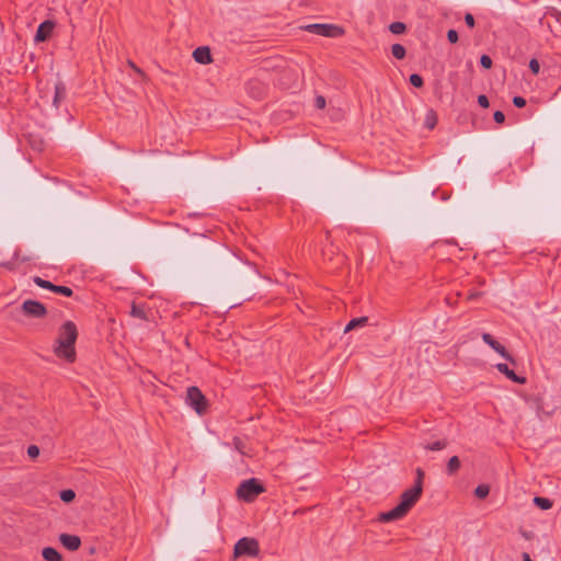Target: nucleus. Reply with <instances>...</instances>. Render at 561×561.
<instances>
[{
  "instance_id": "1",
  "label": "nucleus",
  "mask_w": 561,
  "mask_h": 561,
  "mask_svg": "<svg viewBox=\"0 0 561 561\" xmlns=\"http://www.w3.org/2000/svg\"><path fill=\"white\" fill-rule=\"evenodd\" d=\"M422 492V489L419 486H412L405 490L400 496L399 504L394 506L392 510L381 513L379 515V520L383 523H389L401 519L415 505V503L421 497Z\"/></svg>"
},
{
  "instance_id": "2",
  "label": "nucleus",
  "mask_w": 561,
  "mask_h": 561,
  "mask_svg": "<svg viewBox=\"0 0 561 561\" xmlns=\"http://www.w3.org/2000/svg\"><path fill=\"white\" fill-rule=\"evenodd\" d=\"M77 336L78 332L75 323L67 321L60 329L55 354L67 362H73L76 358L75 343Z\"/></svg>"
},
{
  "instance_id": "3",
  "label": "nucleus",
  "mask_w": 561,
  "mask_h": 561,
  "mask_svg": "<svg viewBox=\"0 0 561 561\" xmlns=\"http://www.w3.org/2000/svg\"><path fill=\"white\" fill-rule=\"evenodd\" d=\"M260 553V546L259 541L255 538L251 537H243L239 539L233 549V557L240 558V557H251L255 558Z\"/></svg>"
},
{
  "instance_id": "4",
  "label": "nucleus",
  "mask_w": 561,
  "mask_h": 561,
  "mask_svg": "<svg viewBox=\"0 0 561 561\" xmlns=\"http://www.w3.org/2000/svg\"><path fill=\"white\" fill-rule=\"evenodd\" d=\"M306 32L324 36V37H340L344 34V30L335 24L329 23H313L302 27Z\"/></svg>"
},
{
  "instance_id": "5",
  "label": "nucleus",
  "mask_w": 561,
  "mask_h": 561,
  "mask_svg": "<svg viewBox=\"0 0 561 561\" xmlns=\"http://www.w3.org/2000/svg\"><path fill=\"white\" fill-rule=\"evenodd\" d=\"M185 403L199 415H202L207 408V401L205 396L195 386H191L187 388Z\"/></svg>"
},
{
  "instance_id": "6",
  "label": "nucleus",
  "mask_w": 561,
  "mask_h": 561,
  "mask_svg": "<svg viewBox=\"0 0 561 561\" xmlns=\"http://www.w3.org/2000/svg\"><path fill=\"white\" fill-rule=\"evenodd\" d=\"M263 491L264 488L255 479L252 478L240 483L237 490V494L245 502H251Z\"/></svg>"
},
{
  "instance_id": "7",
  "label": "nucleus",
  "mask_w": 561,
  "mask_h": 561,
  "mask_svg": "<svg viewBox=\"0 0 561 561\" xmlns=\"http://www.w3.org/2000/svg\"><path fill=\"white\" fill-rule=\"evenodd\" d=\"M482 340L485 344H488L492 350H494L497 354H500L503 358L510 360L511 363H515L514 358L511 356V354L506 351V348L496 340L493 339V336L490 333H483Z\"/></svg>"
},
{
  "instance_id": "8",
  "label": "nucleus",
  "mask_w": 561,
  "mask_h": 561,
  "mask_svg": "<svg viewBox=\"0 0 561 561\" xmlns=\"http://www.w3.org/2000/svg\"><path fill=\"white\" fill-rule=\"evenodd\" d=\"M37 287L48 289L55 294L62 295L66 297H70L72 295V289L70 287L55 285V284L50 283L49 280H45L39 277H37Z\"/></svg>"
},
{
  "instance_id": "9",
  "label": "nucleus",
  "mask_w": 561,
  "mask_h": 561,
  "mask_svg": "<svg viewBox=\"0 0 561 561\" xmlns=\"http://www.w3.org/2000/svg\"><path fill=\"white\" fill-rule=\"evenodd\" d=\"M56 23L51 20H46L37 26V42H44L50 37Z\"/></svg>"
},
{
  "instance_id": "10",
  "label": "nucleus",
  "mask_w": 561,
  "mask_h": 561,
  "mask_svg": "<svg viewBox=\"0 0 561 561\" xmlns=\"http://www.w3.org/2000/svg\"><path fill=\"white\" fill-rule=\"evenodd\" d=\"M495 367L500 373L505 375V377L507 379L512 380L513 382H516L518 385H524L526 382L525 377H520V376L516 375L514 373V370H512L506 364L499 363L495 365Z\"/></svg>"
},
{
  "instance_id": "11",
  "label": "nucleus",
  "mask_w": 561,
  "mask_h": 561,
  "mask_svg": "<svg viewBox=\"0 0 561 561\" xmlns=\"http://www.w3.org/2000/svg\"><path fill=\"white\" fill-rule=\"evenodd\" d=\"M59 540L62 546L70 551L78 550L81 545L80 538L76 535L61 534Z\"/></svg>"
},
{
  "instance_id": "12",
  "label": "nucleus",
  "mask_w": 561,
  "mask_h": 561,
  "mask_svg": "<svg viewBox=\"0 0 561 561\" xmlns=\"http://www.w3.org/2000/svg\"><path fill=\"white\" fill-rule=\"evenodd\" d=\"M193 57L196 62L202 65L211 62L210 49L206 46L197 47L193 53Z\"/></svg>"
},
{
  "instance_id": "13",
  "label": "nucleus",
  "mask_w": 561,
  "mask_h": 561,
  "mask_svg": "<svg viewBox=\"0 0 561 561\" xmlns=\"http://www.w3.org/2000/svg\"><path fill=\"white\" fill-rule=\"evenodd\" d=\"M22 314L31 317V318L35 317V300L28 299V300L24 301V304L22 305V308L20 310H16L14 318L18 321H21L20 317Z\"/></svg>"
},
{
  "instance_id": "14",
  "label": "nucleus",
  "mask_w": 561,
  "mask_h": 561,
  "mask_svg": "<svg viewBox=\"0 0 561 561\" xmlns=\"http://www.w3.org/2000/svg\"><path fill=\"white\" fill-rule=\"evenodd\" d=\"M66 87L61 83H55L51 105L57 110L59 104L66 98Z\"/></svg>"
},
{
  "instance_id": "15",
  "label": "nucleus",
  "mask_w": 561,
  "mask_h": 561,
  "mask_svg": "<svg viewBox=\"0 0 561 561\" xmlns=\"http://www.w3.org/2000/svg\"><path fill=\"white\" fill-rule=\"evenodd\" d=\"M368 323L367 317H359L352 319L344 328V332L347 333L357 328H364Z\"/></svg>"
},
{
  "instance_id": "16",
  "label": "nucleus",
  "mask_w": 561,
  "mask_h": 561,
  "mask_svg": "<svg viewBox=\"0 0 561 561\" xmlns=\"http://www.w3.org/2000/svg\"><path fill=\"white\" fill-rule=\"evenodd\" d=\"M45 561H61V554L53 547H46L42 551Z\"/></svg>"
},
{
  "instance_id": "17",
  "label": "nucleus",
  "mask_w": 561,
  "mask_h": 561,
  "mask_svg": "<svg viewBox=\"0 0 561 561\" xmlns=\"http://www.w3.org/2000/svg\"><path fill=\"white\" fill-rule=\"evenodd\" d=\"M461 462L457 456L449 458L446 467L447 476H454L460 469Z\"/></svg>"
},
{
  "instance_id": "18",
  "label": "nucleus",
  "mask_w": 561,
  "mask_h": 561,
  "mask_svg": "<svg viewBox=\"0 0 561 561\" xmlns=\"http://www.w3.org/2000/svg\"><path fill=\"white\" fill-rule=\"evenodd\" d=\"M447 445H448V443L446 439H440V440H436L433 443H426L423 445V448L427 449V450L436 451V450H442V449L446 448Z\"/></svg>"
},
{
  "instance_id": "19",
  "label": "nucleus",
  "mask_w": 561,
  "mask_h": 561,
  "mask_svg": "<svg viewBox=\"0 0 561 561\" xmlns=\"http://www.w3.org/2000/svg\"><path fill=\"white\" fill-rule=\"evenodd\" d=\"M130 316L134 317V318L141 319V320H146L147 319V314H146V311H145L144 307L139 306V305H136V304L131 305Z\"/></svg>"
},
{
  "instance_id": "20",
  "label": "nucleus",
  "mask_w": 561,
  "mask_h": 561,
  "mask_svg": "<svg viewBox=\"0 0 561 561\" xmlns=\"http://www.w3.org/2000/svg\"><path fill=\"white\" fill-rule=\"evenodd\" d=\"M534 503L541 510H549L552 506V502L547 497L535 496Z\"/></svg>"
},
{
  "instance_id": "21",
  "label": "nucleus",
  "mask_w": 561,
  "mask_h": 561,
  "mask_svg": "<svg viewBox=\"0 0 561 561\" xmlns=\"http://www.w3.org/2000/svg\"><path fill=\"white\" fill-rule=\"evenodd\" d=\"M392 56L397 59H403L405 56V48L401 44H393L391 46Z\"/></svg>"
},
{
  "instance_id": "22",
  "label": "nucleus",
  "mask_w": 561,
  "mask_h": 561,
  "mask_svg": "<svg viewBox=\"0 0 561 561\" xmlns=\"http://www.w3.org/2000/svg\"><path fill=\"white\" fill-rule=\"evenodd\" d=\"M59 496H60V500L65 503H70L75 500L76 497V493L73 490L71 489H67V490H62L60 493H59Z\"/></svg>"
},
{
  "instance_id": "23",
  "label": "nucleus",
  "mask_w": 561,
  "mask_h": 561,
  "mask_svg": "<svg viewBox=\"0 0 561 561\" xmlns=\"http://www.w3.org/2000/svg\"><path fill=\"white\" fill-rule=\"evenodd\" d=\"M490 488L486 484H480L474 490V495L479 499H484L489 495Z\"/></svg>"
},
{
  "instance_id": "24",
  "label": "nucleus",
  "mask_w": 561,
  "mask_h": 561,
  "mask_svg": "<svg viewBox=\"0 0 561 561\" xmlns=\"http://www.w3.org/2000/svg\"><path fill=\"white\" fill-rule=\"evenodd\" d=\"M389 28L393 34H401L405 31V24L402 22H393L390 24Z\"/></svg>"
},
{
  "instance_id": "25",
  "label": "nucleus",
  "mask_w": 561,
  "mask_h": 561,
  "mask_svg": "<svg viewBox=\"0 0 561 561\" xmlns=\"http://www.w3.org/2000/svg\"><path fill=\"white\" fill-rule=\"evenodd\" d=\"M416 478L413 486H419L423 490V479H424V471L421 468H416L415 470Z\"/></svg>"
},
{
  "instance_id": "26",
  "label": "nucleus",
  "mask_w": 561,
  "mask_h": 561,
  "mask_svg": "<svg viewBox=\"0 0 561 561\" xmlns=\"http://www.w3.org/2000/svg\"><path fill=\"white\" fill-rule=\"evenodd\" d=\"M409 81L415 88H421L423 85V78L417 73H412Z\"/></svg>"
},
{
  "instance_id": "27",
  "label": "nucleus",
  "mask_w": 561,
  "mask_h": 561,
  "mask_svg": "<svg viewBox=\"0 0 561 561\" xmlns=\"http://www.w3.org/2000/svg\"><path fill=\"white\" fill-rule=\"evenodd\" d=\"M480 64L483 68L489 69L492 67V59L488 55H482L480 58Z\"/></svg>"
},
{
  "instance_id": "28",
  "label": "nucleus",
  "mask_w": 561,
  "mask_h": 561,
  "mask_svg": "<svg viewBox=\"0 0 561 561\" xmlns=\"http://www.w3.org/2000/svg\"><path fill=\"white\" fill-rule=\"evenodd\" d=\"M529 69L534 75H537L540 70V64L537 59L533 58L529 61Z\"/></svg>"
},
{
  "instance_id": "29",
  "label": "nucleus",
  "mask_w": 561,
  "mask_h": 561,
  "mask_svg": "<svg viewBox=\"0 0 561 561\" xmlns=\"http://www.w3.org/2000/svg\"><path fill=\"white\" fill-rule=\"evenodd\" d=\"M314 106L319 110H322L325 107V99L322 95H317L314 99Z\"/></svg>"
},
{
  "instance_id": "30",
  "label": "nucleus",
  "mask_w": 561,
  "mask_h": 561,
  "mask_svg": "<svg viewBox=\"0 0 561 561\" xmlns=\"http://www.w3.org/2000/svg\"><path fill=\"white\" fill-rule=\"evenodd\" d=\"M513 104L516 106V107H524L526 105V100L522 96H514L513 98Z\"/></svg>"
},
{
  "instance_id": "31",
  "label": "nucleus",
  "mask_w": 561,
  "mask_h": 561,
  "mask_svg": "<svg viewBox=\"0 0 561 561\" xmlns=\"http://www.w3.org/2000/svg\"><path fill=\"white\" fill-rule=\"evenodd\" d=\"M447 38H448V41H449L450 43H453V44H454V43H457V41H458V33H457V31H455V30H449V31L447 32Z\"/></svg>"
},
{
  "instance_id": "32",
  "label": "nucleus",
  "mask_w": 561,
  "mask_h": 561,
  "mask_svg": "<svg viewBox=\"0 0 561 561\" xmlns=\"http://www.w3.org/2000/svg\"><path fill=\"white\" fill-rule=\"evenodd\" d=\"M478 103L481 107H484V108L489 107V104H490L488 96L484 94H481L478 96Z\"/></svg>"
},
{
  "instance_id": "33",
  "label": "nucleus",
  "mask_w": 561,
  "mask_h": 561,
  "mask_svg": "<svg viewBox=\"0 0 561 561\" xmlns=\"http://www.w3.org/2000/svg\"><path fill=\"white\" fill-rule=\"evenodd\" d=\"M493 118L496 123L502 124L505 121V115L502 111H495Z\"/></svg>"
},
{
  "instance_id": "34",
  "label": "nucleus",
  "mask_w": 561,
  "mask_h": 561,
  "mask_svg": "<svg viewBox=\"0 0 561 561\" xmlns=\"http://www.w3.org/2000/svg\"><path fill=\"white\" fill-rule=\"evenodd\" d=\"M465 22L466 24L469 26V27H473L474 26V18L471 13H467L465 15Z\"/></svg>"
},
{
  "instance_id": "35",
  "label": "nucleus",
  "mask_w": 561,
  "mask_h": 561,
  "mask_svg": "<svg viewBox=\"0 0 561 561\" xmlns=\"http://www.w3.org/2000/svg\"><path fill=\"white\" fill-rule=\"evenodd\" d=\"M46 314V308L42 302L37 301V318Z\"/></svg>"
},
{
  "instance_id": "36",
  "label": "nucleus",
  "mask_w": 561,
  "mask_h": 561,
  "mask_svg": "<svg viewBox=\"0 0 561 561\" xmlns=\"http://www.w3.org/2000/svg\"><path fill=\"white\" fill-rule=\"evenodd\" d=\"M23 136H24L25 138H27V141H28L30 146H31V147H33V142H34V140H33V134H32V131L25 130V131L23 133Z\"/></svg>"
},
{
  "instance_id": "37",
  "label": "nucleus",
  "mask_w": 561,
  "mask_h": 561,
  "mask_svg": "<svg viewBox=\"0 0 561 561\" xmlns=\"http://www.w3.org/2000/svg\"><path fill=\"white\" fill-rule=\"evenodd\" d=\"M35 454H36L35 445H30V446L27 447V455H28L32 459H35Z\"/></svg>"
},
{
  "instance_id": "38",
  "label": "nucleus",
  "mask_w": 561,
  "mask_h": 561,
  "mask_svg": "<svg viewBox=\"0 0 561 561\" xmlns=\"http://www.w3.org/2000/svg\"><path fill=\"white\" fill-rule=\"evenodd\" d=\"M0 266L2 267H5V268H9V270H12L13 266H12V263L8 262V263H1Z\"/></svg>"
},
{
  "instance_id": "39",
  "label": "nucleus",
  "mask_w": 561,
  "mask_h": 561,
  "mask_svg": "<svg viewBox=\"0 0 561 561\" xmlns=\"http://www.w3.org/2000/svg\"><path fill=\"white\" fill-rule=\"evenodd\" d=\"M523 561H531L528 553H526V552L523 553Z\"/></svg>"
},
{
  "instance_id": "40",
  "label": "nucleus",
  "mask_w": 561,
  "mask_h": 561,
  "mask_svg": "<svg viewBox=\"0 0 561 561\" xmlns=\"http://www.w3.org/2000/svg\"><path fill=\"white\" fill-rule=\"evenodd\" d=\"M236 448L239 449V440L236 442Z\"/></svg>"
}]
</instances>
